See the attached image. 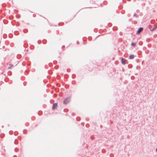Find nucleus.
Wrapping results in <instances>:
<instances>
[{
  "mask_svg": "<svg viewBox=\"0 0 157 157\" xmlns=\"http://www.w3.org/2000/svg\"><path fill=\"white\" fill-rule=\"evenodd\" d=\"M57 107L58 105L57 103H54L52 107V109L53 110H55L57 108Z\"/></svg>",
  "mask_w": 157,
  "mask_h": 157,
  "instance_id": "f03ea898",
  "label": "nucleus"
},
{
  "mask_svg": "<svg viewBox=\"0 0 157 157\" xmlns=\"http://www.w3.org/2000/svg\"><path fill=\"white\" fill-rule=\"evenodd\" d=\"M70 99L69 98H67L65 99L63 103L65 104H67L70 101Z\"/></svg>",
  "mask_w": 157,
  "mask_h": 157,
  "instance_id": "f257e3e1",
  "label": "nucleus"
},
{
  "mask_svg": "<svg viewBox=\"0 0 157 157\" xmlns=\"http://www.w3.org/2000/svg\"><path fill=\"white\" fill-rule=\"evenodd\" d=\"M156 151L157 152V148L156 149Z\"/></svg>",
  "mask_w": 157,
  "mask_h": 157,
  "instance_id": "6e6552de",
  "label": "nucleus"
},
{
  "mask_svg": "<svg viewBox=\"0 0 157 157\" xmlns=\"http://www.w3.org/2000/svg\"><path fill=\"white\" fill-rule=\"evenodd\" d=\"M131 45L132 46H134V47L135 46V43H132L131 44Z\"/></svg>",
  "mask_w": 157,
  "mask_h": 157,
  "instance_id": "423d86ee",
  "label": "nucleus"
},
{
  "mask_svg": "<svg viewBox=\"0 0 157 157\" xmlns=\"http://www.w3.org/2000/svg\"><path fill=\"white\" fill-rule=\"evenodd\" d=\"M143 30V29L142 28H140L137 32V33L138 34H139Z\"/></svg>",
  "mask_w": 157,
  "mask_h": 157,
  "instance_id": "7ed1b4c3",
  "label": "nucleus"
},
{
  "mask_svg": "<svg viewBox=\"0 0 157 157\" xmlns=\"http://www.w3.org/2000/svg\"><path fill=\"white\" fill-rule=\"evenodd\" d=\"M134 56L133 55H131L129 56V58L130 59H132L134 58Z\"/></svg>",
  "mask_w": 157,
  "mask_h": 157,
  "instance_id": "39448f33",
  "label": "nucleus"
},
{
  "mask_svg": "<svg viewBox=\"0 0 157 157\" xmlns=\"http://www.w3.org/2000/svg\"><path fill=\"white\" fill-rule=\"evenodd\" d=\"M126 61V60L124 59V58H122V59H121V62H122V64L124 65L125 64V62Z\"/></svg>",
  "mask_w": 157,
  "mask_h": 157,
  "instance_id": "20e7f679",
  "label": "nucleus"
},
{
  "mask_svg": "<svg viewBox=\"0 0 157 157\" xmlns=\"http://www.w3.org/2000/svg\"><path fill=\"white\" fill-rule=\"evenodd\" d=\"M157 26H156V27H155V28H153L151 30V31H153V30H155L157 28Z\"/></svg>",
  "mask_w": 157,
  "mask_h": 157,
  "instance_id": "0eeeda50",
  "label": "nucleus"
}]
</instances>
